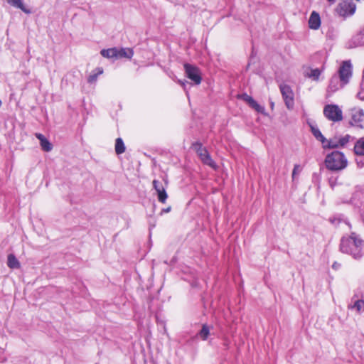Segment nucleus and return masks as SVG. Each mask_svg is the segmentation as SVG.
<instances>
[{"instance_id": "f257e3e1", "label": "nucleus", "mask_w": 364, "mask_h": 364, "mask_svg": "<svg viewBox=\"0 0 364 364\" xmlns=\"http://www.w3.org/2000/svg\"><path fill=\"white\" fill-rule=\"evenodd\" d=\"M364 241L355 232L348 237H343L341 241L340 249L342 252L349 254L358 259L363 256Z\"/></svg>"}, {"instance_id": "f03ea898", "label": "nucleus", "mask_w": 364, "mask_h": 364, "mask_svg": "<svg viewBox=\"0 0 364 364\" xmlns=\"http://www.w3.org/2000/svg\"><path fill=\"white\" fill-rule=\"evenodd\" d=\"M325 165L328 170L341 171L347 166L348 160L342 152L335 151L326 156Z\"/></svg>"}, {"instance_id": "7ed1b4c3", "label": "nucleus", "mask_w": 364, "mask_h": 364, "mask_svg": "<svg viewBox=\"0 0 364 364\" xmlns=\"http://www.w3.org/2000/svg\"><path fill=\"white\" fill-rule=\"evenodd\" d=\"M193 149L197 153L202 163L207 165L215 170L218 168V165L213 160L208 150L203 146L200 142H195L192 144Z\"/></svg>"}, {"instance_id": "20e7f679", "label": "nucleus", "mask_w": 364, "mask_h": 364, "mask_svg": "<svg viewBox=\"0 0 364 364\" xmlns=\"http://www.w3.org/2000/svg\"><path fill=\"white\" fill-rule=\"evenodd\" d=\"M349 124L360 129L364 128V111L360 107H353L348 110Z\"/></svg>"}, {"instance_id": "39448f33", "label": "nucleus", "mask_w": 364, "mask_h": 364, "mask_svg": "<svg viewBox=\"0 0 364 364\" xmlns=\"http://www.w3.org/2000/svg\"><path fill=\"white\" fill-rule=\"evenodd\" d=\"M355 9L356 5L353 0H343L338 4L336 11L338 16L347 18L353 16Z\"/></svg>"}, {"instance_id": "423d86ee", "label": "nucleus", "mask_w": 364, "mask_h": 364, "mask_svg": "<svg viewBox=\"0 0 364 364\" xmlns=\"http://www.w3.org/2000/svg\"><path fill=\"white\" fill-rule=\"evenodd\" d=\"M323 114L326 119L333 122L343 120L342 109L337 105H326L323 108Z\"/></svg>"}, {"instance_id": "0eeeda50", "label": "nucleus", "mask_w": 364, "mask_h": 364, "mask_svg": "<svg viewBox=\"0 0 364 364\" xmlns=\"http://www.w3.org/2000/svg\"><path fill=\"white\" fill-rule=\"evenodd\" d=\"M350 139H353V138L349 134H346L343 136H334L329 140H327L326 144L324 145V149H337L345 147Z\"/></svg>"}, {"instance_id": "6e6552de", "label": "nucleus", "mask_w": 364, "mask_h": 364, "mask_svg": "<svg viewBox=\"0 0 364 364\" xmlns=\"http://www.w3.org/2000/svg\"><path fill=\"white\" fill-rule=\"evenodd\" d=\"M279 89L284 101L285 105L289 109H291L294 105V92L290 86L286 84H281Z\"/></svg>"}, {"instance_id": "1a4fd4ad", "label": "nucleus", "mask_w": 364, "mask_h": 364, "mask_svg": "<svg viewBox=\"0 0 364 364\" xmlns=\"http://www.w3.org/2000/svg\"><path fill=\"white\" fill-rule=\"evenodd\" d=\"M184 69L187 77L191 80L196 85H199L201 82V74L197 67L186 63L184 64Z\"/></svg>"}, {"instance_id": "9d476101", "label": "nucleus", "mask_w": 364, "mask_h": 364, "mask_svg": "<svg viewBox=\"0 0 364 364\" xmlns=\"http://www.w3.org/2000/svg\"><path fill=\"white\" fill-rule=\"evenodd\" d=\"M352 76V65L350 61H344L338 70V77L342 84H347Z\"/></svg>"}, {"instance_id": "9b49d317", "label": "nucleus", "mask_w": 364, "mask_h": 364, "mask_svg": "<svg viewBox=\"0 0 364 364\" xmlns=\"http://www.w3.org/2000/svg\"><path fill=\"white\" fill-rule=\"evenodd\" d=\"M350 202L355 206L360 208V216L364 224V192L360 191H355L350 199Z\"/></svg>"}, {"instance_id": "f8f14e48", "label": "nucleus", "mask_w": 364, "mask_h": 364, "mask_svg": "<svg viewBox=\"0 0 364 364\" xmlns=\"http://www.w3.org/2000/svg\"><path fill=\"white\" fill-rule=\"evenodd\" d=\"M240 98L246 102L248 105L256 112L261 113L264 116L268 115L265 111L264 107L259 105L251 96L248 95L247 94H242L240 96Z\"/></svg>"}, {"instance_id": "ddd939ff", "label": "nucleus", "mask_w": 364, "mask_h": 364, "mask_svg": "<svg viewBox=\"0 0 364 364\" xmlns=\"http://www.w3.org/2000/svg\"><path fill=\"white\" fill-rule=\"evenodd\" d=\"M152 183L153 187L156 192L158 200L161 203H165L168 198V194L165 187L162 183L158 180H154Z\"/></svg>"}, {"instance_id": "4468645a", "label": "nucleus", "mask_w": 364, "mask_h": 364, "mask_svg": "<svg viewBox=\"0 0 364 364\" xmlns=\"http://www.w3.org/2000/svg\"><path fill=\"white\" fill-rule=\"evenodd\" d=\"M348 309H355L358 313L364 311V293L361 295V299H359L358 294L355 293L351 298Z\"/></svg>"}, {"instance_id": "2eb2a0df", "label": "nucleus", "mask_w": 364, "mask_h": 364, "mask_svg": "<svg viewBox=\"0 0 364 364\" xmlns=\"http://www.w3.org/2000/svg\"><path fill=\"white\" fill-rule=\"evenodd\" d=\"M309 27L312 30H318L321 26V17L318 12L313 11L309 19Z\"/></svg>"}, {"instance_id": "dca6fc26", "label": "nucleus", "mask_w": 364, "mask_h": 364, "mask_svg": "<svg viewBox=\"0 0 364 364\" xmlns=\"http://www.w3.org/2000/svg\"><path fill=\"white\" fill-rule=\"evenodd\" d=\"M346 84H342L338 75H333L330 80L328 92H335L340 88L343 87Z\"/></svg>"}, {"instance_id": "f3484780", "label": "nucleus", "mask_w": 364, "mask_h": 364, "mask_svg": "<svg viewBox=\"0 0 364 364\" xmlns=\"http://www.w3.org/2000/svg\"><path fill=\"white\" fill-rule=\"evenodd\" d=\"M309 127L311 128V131L314 136V137L320 141L322 144L323 148L324 149V145L326 144L327 139L323 136L318 128L316 127L314 123L309 122Z\"/></svg>"}, {"instance_id": "a211bd4d", "label": "nucleus", "mask_w": 364, "mask_h": 364, "mask_svg": "<svg viewBox=\"0 0 364 364\" xmlns=\"http://www.w3.org/2000/svg\"><path fill=\"white\" fill-rule=\"evenodd\" d=\"M351 43L355 47L364 46V29L352 38Z\"/></svg>"}, {"instance_id": "6ab92c4d", "label": "nucleus", "mask_w": 364, "mask_h": 364, "mask_svg": "<svg viewBox=\"0 0 364 364\" xmlns=\"http://www.w3.org/2000/svg\"><path fill=\"white\" fill-rule=\"evenodd\" d=\"M6 1L11 6L21 9L24 13L28 14H31V11L29 9H28L24 6L22 0H6Z\"/></svg>"}, {"instance_id": "aec40b11", "label": "nucleus", "mask_w": 364, "mask_h": 364, "mask_svg": "<svg viewBox=\"0 0 364 364\" xmlns=\"http://www.w3.org/2000/svg\"><path fill=\"white\" fill-rule=\"evenodd\" d=\"M101 55L104 58H117V48H112L108 49H102L100 51Z\"/></svg>"}, {"instance_id": "412c9836", "label": "nucleus", "mask_w": 364, "mask_h": 364, "mask_svg": "<svg viewBox=\"0 0 364 364\" xmlns=\"http://www.w3.org/2000/svg\"><path fill=\"white\" fill-rule=\"evenodd\" d=\"M7 265L11 269H18L21 267L20 262L13 254L8 255Z\"/></svg>"}, {"instance_id": "4be33fe9", "label": "nucleus", "mask_w": 364, "mask_h": 364, "mask_svg": "<svg viewBox=\"0 0 364 364\" xmlns=\"http://www.w3.org/2000/svg\"><path fill=\"white\" fill-rule=\"evenodd\" d=\"M134 55V52L131 48H120L117 49V58H132Z\"/></svg>"}, {"instance_id": "5701e85b", "label": "nucleus", "mask_w": 364, "mask_h": 364, "mask_svg": "<svg viewBox=\"0 0 364 364\" xmlns=\"http://www.w3.org/2000/svg\"><path fill=\"white\" fill-rule=\"evenodd\" d=\"M354 151L357 155L364 156V137L357 141L354 146Z\"/></svg>"}, {"instance_id": "b1692460", "label": "nucleus", "mask_w": 364, "mask_h": 364, "mask_svg": "<svg viewBox=\"0 0 364 364\" xmlns=\"http://www.w3.org/2000/svg\"><path fill=\"white\" fill-rule=\"evenodd\" d=\"M103 73L102 68H96L92 73L89 75L87 82L89 83H94L97 81L99 75Z\"/></svg>"}, {"instance_id": "393cba45", "label": "nucleus", "mask_w": 364, "mask_h": 364, "mask_svg": "<svg viewBox=\"0 0 364 364\" xmlns=\"http://www.w3.org/2000/svg\"><path fill=\"white\" fill-rule=\"evenodd\" d=\"M198 335L203 341L207 340L210 335V327L207 324H203Z\"/></svg>"}, {"instance_id": "a878e982", "label": "nucleus", "mask_w": 364, "mask_h": 364, "mask_svg": "<svg viewBox=\"0 0 364 364\" xmlns=\"http://www.w3.org/2000/svg\"><path fill=\"white\" fill-rule=\"evenodd\" d=\"M125 146L121 138H117L115 141V151L117 154H123L125 151Z\"/></svg>"}, {"instance_id": "bb28decb", "label": "nucleus", "mask_w": 364, "mask_h": 364, "mask_svg": "<svg viewBox=\"0 0 364 364\" xmlns=\"http://www.w3.org/2000/svg\"><path fill=\"white\" fill-rule=\"evenodd\" d=\"M321 73V71L318 68L312 69L311 70L310 73H308V77L312 78L314 80H318Z\"/></svg>"}, {"instance_id": "cd10ccee", "label": "nucleus", "mask_w": 364, "mask_h": 364, "mask_svg": "<svg viewBox=\"0 0 364 364\" xmlns=\"http://www.w3.org/2000/svg\"><path fill=\"white\" fill-rule=\"evenodd\" d=\"M41 148L45 151H50L52 150V144L49 142V141L46 138L44 140L40 142Z\"/></svg>"}, {"instance_id": "c85d7f7f", "label": "nucleus", "mask_w": 364, "mask_h": 364, "mask_svg": "<svg viewBox=\"0 0 364 364\" xmlns=\"http://www.w3.org/2000/svg\"><path fill=\"white\" fill-rule=\"evenodd\" d=\"M360 89H361V91L358 93V96L360 100H364V74H363V79H362V82L360 84Z\"/></svg>"}, {"instance_id": "c756f323", "label": "nucleus", "mask_w": 364, "mask_h": 364, "mask_svg": "<svg viewBox=\"0 0 364 364\" xmlns=\"http://www.w3.org/2000/svg\"><path fill=\"white\" fill-rule=\"evenodd\" d=\"M300 172V166L298 164L294 165L293 171H292V178L294 179L296 174Z\"/></svg>"}, {"instance_id": "7c9ffc66", "label": "nucleus", "mask_w": 364, "mask_h": 364, "mask_svg": "<svg viewBox=\"0 0 364 364\" xmlns=\"http://www.w3.org/2000/svg\"><path fill=\"white\" fill-rule=\"evenodd\" d=\"M36 138L40 141V142L46 139V137L40 133H36Z\"/></svg>"}, {"instance_id": "2f4dec72", "label": "nucleus", "mask_w": 364, "mask_h": 364, "mask_svg": "<svg viewBox=\"0 0 364 364\" xmlns=\"http://www.w3.org/2000/svg\"><path fill=\"white\" fill-rule=\"evenodd\" d=\"M356 161H357V164H358V166H360L361 167L364 166V160H363L361 159H357Z\"/></svg>"}, {"instance_id": "473e14b6", "label": "nucleus", "mask_w": 364, "mask_h": 364, "mask_svg": "<svg viewBox=\"0 0 364 364\" xmlns=\"http://www.w3.org/2000/svg\"><path fill=\"white\" fill-rule=\"evenodd\" d=\"M170 210H171V207L164 208L161 210V214L168 213V212H170Z\"/></svg>"}, {"instance_id": "72a5a7b5", "label": "nucleus", "mask_w": 364, "mask_h": 364, "mask_svg": "<svg viewBox=\"0 0 364 364\" xmlns=\"http://www.w3.org/2000/svg\"><path fill=\"white\" fill-rule=\"evenodd\" d=\"M340 267V264L337 262H334L333 264L332 265V267L335 269H338Z\"/></svg>"}, {"instance_id": "f704fd0d", "label": "nucleus", "mask_w": 364, "mask_h": 364, "mask_svg": "<svg viewBox=\"0 0 364 364\" xmlns=\"http://www.w3.org/2000/svg\"><path fill=\"white\" fill-rule=\"evenodd\" d=\"M178 82L181 85H182L183 87H185L186 83H187V82H186V81H182V80H178Z\"/></svg>"}, {"instance_id": "c9c22d12", "label": "nucleus", "mask_w": 364, "mask_h": 364, "mask_svg": "<svg viewBox=\"0 0 364 364\" xmlns=\"http://www.w3.org/2000/svg\"><path fill=\"white\" fill-rule=\"evenodd\" d=\"M328 2L330 4H333L335 2H336V0H327Z\"/></svg>"}, {"instance_id": "e433bc0d", "label": "nucleus", "mask_w": 364, "mask_h": 364, "mask_svg": "<svg viewBox=\"0 0 364 364\" xmlns=\"http://www.w3.org/2000/svg\"><path fill=\"white\" fill-rule=\"evenodd\" d=\"M274 103L273 102H270V107H271V108H272V109H273V108H274Z\"/></svg>"}, {"instance_id": "4c0bfd02", "label": "nucleus", "mask_w": 364, "mask_h": 364, "mask_svg": "<svg viewBox=\"0 0 364 364\" xmlns=\"http://www.w3.org/2000/svg\"><path fill=\"white\" fill-rule=\"evenodd\" d=\"M363 74H364V70H363Z\"/></svg>"}]
</instances>
